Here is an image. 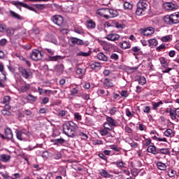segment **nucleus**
Here are the masks:
<instances>
[{
    "mask_svg": "<svg viewBox=\"0 0 179 179\" xmlns=\"http://www.w3.org/2000/svg\"><path fill=\"white\" fill-rule=\"evenodd\" d=\"M163 104V101H159V102H152V110H157L160 106Z\"/></svg>",
    "mask_w": 179,
    "mask_h": 179,
    "instance_id": "72a5a7b5",
    "label": "nucleus"
},
{
    "mask_svg": "<svg viewBox=\"0 0 179 179\" xmlns=\"http://www.w3.org/2000/svg\"><path fill=\"white\" fill-rule=\"evenodd\" d=\"M101 45L103 47V50H104L105 51H110V46L108 45V44L107 43V42L106 41H101Z\"/></svg>",
    "mask_w": 179,
    "mask_h": 179,
    "instance_id": "c9c22d12",
    "label": "nucleus"
},
{
    "mask_svg": "<svg viewBox=\"0 0 179 179\" xmlns=\"http://www.w3.org/2000/svg\"><path fill=\"white\" fill-rule=\"evenodd\" d=\"M157 153L161 155H169L170 153V150L169 148H161L157 150Z\"/></svg>",
    "mask_w": 179,
    "mask_h": 179,
    "instance_id": "c85d7f7f",
    "label": "nucleus"
},
{
    "mask_svg": "<svg viewBox=\"0 0 179 179\" xmlns=\"http://www.w3.org/2000/svg\"><path fill=\"white\" fill-rule=\"evenodd\" d=\"M148 31H150V34H153L155 33V28L153 27H147L143 29L144 33H148Z\"/></svg>",
    "mask_w": 179,
    "mask_h": 179,
    "instance_id": "a18cd8bd",
    "label": "nucleus"
},
{
    "mask_svg": "<svg viewBox=\"0 0 179 179\" xmlns=\"http://www.w3.org/2000/svg\"><path fill=\"white\" fill-rule=\"evenodd\" d=\"M52 22L57 26H62L64 24V17L61 15H54L51 17Z\"/></svg>",
    "mask_w": 179,
    "mask_h": 179,
    "instance_id": "0eeeda50",
    "label": "nucleus"
},
{
    "mask_svg": "<svg viewBox=\"0 0 179 179\" xmlns=\"http://www.w3.org/2000/svg\"><path fill=\"white\" fill-rule=\"evenodd\" d=\"M145 10H143L142 8H139L138 7L136 10V14L137 15V16H142V15H145Z\"/></svg>",
    "mask_w": 179,
    "mask_h": 179,
    "instance_id": "58836bf2",
    "label": "nucleus"
},
{
    "mask_svg": "<svg viewBox=\"0 0 179 179\" xmlns=\"http://www.w3.org/2000/svg\"><path fill=\"white\" fill-rule=\"evenodd\" d=\"M57 145H61L62 146L66 142L64 138H57Z\"/></svg>",
    "mask_w": 179,
    "mask_h": 179,
    "instance_id": "5fc2aeb1",
    "label": "nucleus"
},
{
    "mask_svg": "<svg viewBox=\"0 0 179 179\" xmlns=\"http://www.w3.org/2000/svg\"><path fill=\"white\" fill-rule=\"evenodd\" d=\"M123 6L124 9H132V5L129 2H124Z\"/></svg>",
    "mask_w": 179,
    "mask_h": 179,
    "instance_id": "13d9d810",
    "label": "nucleus"
},
{
    "mask_svg": "<svg viewBox=\"0 0 179 179\" xmlns=\"http://www.w3.org/2000/svg\"><path fill=\"white\" fill-rule=\"evenodd\" d=\"M102 83L106 89H110V87H114V83H113V80L110 78H105Z\"/></svg>",
    "mask_w": 179,
    "mask_h": 179,
    "instance_id": "9b49d317",
    "label": "nucleus"
},
{
    "mask_svg": "<svg viewBox=\"0 0 179 179\" xmlns=\"http://www.w3.org/2000/svg\"><path fill=\"white\" fill-rule=\"evenodd\" d=\"M104 142L101 140H94L92 141L93 145H103Z\"/></svg>",
    "mask_w": 179,
    "mask_h": 179,
    "instance_id": "bf43d9fd",
    "label": "nucleus"
},
{
    "mask_svg": "<svg viewBox=\"0 0 179 179\" xmlns=\"http://www.w3.org/2000/svg\"><path fill=\"white\" fill-rule=\"evenodd\" d=\"M119 45L122 48V50H128V48H131V43L127 41H124L122 43L120 42Z\"/></svg>",
    "mask_w": 179,
    "mask_h": 179,
    "instance_id": "6ab92c4d",
    "label": "nucleus"
},
{
    "mask_svg": "<svg viewBox=\"0 0 179 179\" xmlns=\"http://www.w3.org/2000/svg\"><path fill=\"white\" fill-rule=\"evenodd\" d=\"M108 19H113V17H117L118 16V11L108 8Z\"/></svg>",
    "mask_w": 179,
    "mask_h": 179,
    "instance_id": "4468645a",
    "label": "nucleus"
},
{
    "mask_svg": "<svg viewBox=\"0 0 179 179\" xmlns=\"http://www.w3.org/2000/svg\"><path fill=\"white\" fill-rule=\"evenodd\" d=\"M6 33H7V36H8V37H12V36H13V34H15V30L12 28H8L6 27Z\"/></svg>",
    "mask_w": 179,
    "mask_h": 179,
    "instance_id": "e433bc0d",
    "label": "nucleus"
},
{
    "mask_svg": "<svg viewBox=\"0 0 179 179\" xmlns=\"http://www.w3.org/2000/svg\"><path fill=\"white\" fill-rule=\"evenodd\" d=\"M120 96L122 97H128V96H129V94L128 93V91L123 90L120 92Z\"/></svg>",
    "mask_w": 179,
    "mask_h": 179,
    "instance_id": "680f3d73",
    "label": "nucleus"
},
{
    "mask_svg": "<svg viewBox=\"0 0 179 179\" xmlns=\"http://www.w3.org/2000/svg\"><path fill=\"white\" fill-rule=\"evenodd\" d=\"M16 136L19 141H23V134L21 131H17Z\"/></svg>",
    "mask_w": 179,
    "mask_h": 179,
    "instance_id": "8fccbe9b",
    "label": "nucleus"
},
{
    "mask_svg": "<svg viewBox=\"0 0 179 179\" xmlns=\"http://www.w3.org/2000/svg\"><path fill=\"white\" fill-rule=\"evenodd\" d=\"M78 136H80L81 139H83L84 141H86V139H87L89 138L87 134L84 132H79Z\"/></svg>",
    "mask_w": 179,
    "mask_h": 179,
    "instance_id": "c03bdc74",
    "label": "nucleus"
},
{
    "mask_svg": "<svg viewBox=\"0 0 179 179\" xmlns=\"http://www.w3.org/2000/svg\"><path fill=\"white\" fill-rule=\"evenodd\" d=\"M18 71L21 73L22 76L25 79H30L33 76V73L30 70H27L24 67H19Z\"/></svg>",
    "mask_w": 179,
    "mask_h": 179,
    "instance_id": "39448f33",
    "label": "nucleus"
},
{
    "mask_svg": "<svg viewBox=\"0 0 179 179\" xmlns=\"http://www.w3.org/2000/svg\"><path fill=\"white\" fill-rule=\"evenodd\" d=\"M148 43L150 44V47L153 48V47H156L157 45V40L156 38H152L148 40Z\"/></svg>",
    "mask_w": 179,
    "mask_h": 179,
    "instance_id": "2f4dec72",
    "label": "nucleus"
},
{
    "mask_svg": "<svg viewBox=\"0 0 179 179\" xmlns=\"http://www.w3.org/2000/svg\"><path fill=\"white\" fill-rule=\"evenodd\" d=\"M120 38L121 36L116 33L109 34L106 36V37H105V38H106V40H108V41H118Z\"/></svg>",
    "mask_w": 179,
    "mask_h": 179,
    "instance_id": "1a4fd4ad",
    "label": "nucleus"
},
{
    "mask_svg": "<svg viewBox=\"0 0 179 179\" xmlns=\"http://www.w3.org/2000/svg\"><path fill=\"white\" fill-rule=\"evenodd\" d=\"M10 101V96H6L3 99V101H1V104H9Z\"/></svg>",
    "mask_w": 179,
    "mask_h": 179,
    "instance_id": "a19ab883",
    "label": "nucleus"
},
{
    "mask_svg": "<svg viewBox=\"0 0 179 179\" xmlns=\"http://www.w3.org/2000/svg\"><path fill=\"white\" fill-rule=\"evenodd\" d=\"M73 115L75 121H77V122H79V121H82V116L80 115V113L76 112L73 113Z\"/></svg>",
    "mask_w": 179,
    "mask_h": 179,
    "instance_id": "f704fd0d",
    "label": "nucleus"
},
{
    "mask_svg": "<svg viewBox=\"0 0 179 179\" xmlns=\"http://www.w3.org/2000/svg\"><path fill=\"white\" fill-rule=\"evenodd\" d=\"M0 31L3 33V31H6V25L3 24H0Z\"/></svg>",
    "mask_w": 179,
    "mask_h": 179,
    "instance_id": "338daca9",
    "label": "nucleus"
},
{
    "mask_svg": "<svg viewBox=\"0 0 179 179\" xmlns=\"http://www.w3.org/2000/svg\"><path fill=\"white\" fill-rule=\"evenodd\" d=\"M99 174H100L101 177H103V178H110L111 177V174L103 169L99 170Z\"/></svg>",
    "mask_w": 179,
    "mask_h": 179,
    "instance_id": "2eb2a0df",
    "label": "nucleus"
},
{
    "mask_svg": "<svg viewBox=\"0 0 179 179\" xmlns=\"http://www.w3.org/2000/svg\"><path fill=\"white\" fill-rule=\"evenodd\" d=\"M79 93L78 88H73L70 91L71 96H76Z\"/></svg>",
    "mask_w": 179,
    "mask_h": 179,
    "instance_id": "de8ad7c7",
    "label": "nucleus"
},
{
    "mask_svg": "<svg viewBox=\"0 0 179 179\" xmlns=\"http://www.w3.org/2000/svg\"><path fill=\"white\" fill-rule=\"evenodd\" d=\"M10 14L11 17L14 19H17V20H23V17L20 16V15L15 13L13 10H10Z\"/></svg>",
    "mask_w": 179,
    "mask_h": 179,
    "instance_id": "4be33fe9",
    "label": "nucleus"
},
{
    "mask_svg": "<svg viewBox=\"0 0 179 179\" xmlns=\"http://www.w3.org/2000/svg\"><path fill=\"white\" fill-rule=\"evenodd\" d=\"M91 69H97V68H101V64L100 62H95L90 65Z\"/></svg>",
    "mask_w": 179,
    "mask_h": 179,
    "instance_id": "cd10ccee",
    "label": "nucleus"
},
{
    "mask_svg": "<svg viewBox=\"0 0 179 179\" xmlns=\"http://www.w3.org/2000/svg\"><path fill=\"white\" fill-rule=\"evenodd\" d=\"M118 113V108L113 107L109 110V114L110 115H115V113Z\"/></svg>",
    "mask_w": 179,
    "mask_h": 179,
    "instance_id": "ea45409f",
    "label": "nucleus"
},
{
    "mask_svg": "<svg viewBox=\"0 0 179 179\" xmlns=\"http://www.w3.org/2000/svg\"><path fill=\"white\" fill-rule=\"evenodd\" d=\"M103 129H101L99 130V133L101 136H106V135H108V131H113L112 127H108L106 125L103 124Z\"/></svg>",
    "mask_w": 179,
    "mask_h": 179,
    "instance_id": "ddd939ff",
    "label": "nucleus"
},
{
    "mask_svg": "<svg viewBox=\"0 0 179 179\" xmlns=\"http://www.w3.org/2000/svg\"><path fill=\"white\" fill-rule=\"evenodd\" d=\"M30 58L32 61H41L43 58V55L40 50L34 49L30 53Z\"/></svg>",
    "mask_w": 179,
    "mask_h": 179,
    "instance_id": "20e7f679",
    "label": "nucleus"
},
{
    "mask_svg": "<svg viewBox=\"0 0 179 179\" xmlns=\"http://www.w3.org/2000/svg\"><path fill=\"white\" fill-rule=\"evenodd\" d=\"M62 58L63 57L61 55L50 57V61H59V59H62Z\"/></svg>",
    "mask_w": 179,
    "mask_h": 179,
    "instance_id": "49530a36",
    "label": "nucleus"
},
{
    "mask_svg": "<svg viewBox=\"0 0 179 179\" xmlns=\"http://www.w3.org/2000/svg\"><path fill=\"white\" fill-rule=\"evenodd\" d=\"M137 8H138L139 9H143V10H146L148 8V3L143 1V0H140L137 3Z\"/></svg>",
    "mask_w": 179,
    "mask_h": 179,
    "instance_id": "dca6fc26",
    "label": "nucleus"
},
{
    "mask_svg": "<svg viewBox=\"0 0 179 179\" xmlns=\"http://www.w3.org/2000/svg\"><path fill=\"white\" fill-rule=\"evenodd\" d=\"M110 148L115 152H120L121 150V148L115 145H110Z\"/></svg>",
    "mask_w": 179,
    "mask_h": 179,
    "instance_id": "09e8293b",
    "label": "nucleus"
},
{
    "mask_svg": "<svg viewBox=\"0 0 179 179\" xmlns=\"http://www.w3.org/2000/svg\"><path fill=\"white\" fill-rule=\"evenodd\" d=\"M164 22L166 24H177L179 23V11L172 13L171 15H165Z\"/></svg>",
    "mask_w": 179,
    "mask_h": 179,
    "instance_id": "f03ea898",
    "label": "nucleus"
},
{
    "mask_svg": "<svg viewBox=\"0 0 179 179\" xmlns=\"http://www.w3.org/2000/svg\"><path fill=\"white\" fill-rule=\"evenodd\" d=\"M176 3L171 2H166L163 3V8L164 9H166V10H173V9H176Z\"/></svg>",
    "mask_w": 179,
    "mask_h": 179,
    "instance_id": "f8f14e48",
    "label": "nucleus"
},
{
    "mask_svg": "<svg viewBox=\"0 0 179 179\" xmlns=\"http://www.w3.org/2000/svg\"><path fill=\"white\" fill-rule=\"evenodd\" d=\"M131 51H132L133 52H135V54H138V52L141 51V48H139V46L133 47L131 49Z\"/></svg>",
    "mask_w": 179,
    "mask_h": 179,
    "instance_id": "864d4df0",
    "label": "nucleus"
},
{
    "mask_svg": "<svg viewBox=\"0 0 179 179\" xmlns=\"http://www.w3.org/2000/svg\"><path fill=\"white\" fill-rule=\"evenodd\" d=\"M20 131L22 132V135H26V136H30V131H29V130L23 129L20 130Z\"/></svg>",
    "mask_w": 179,
    "mask_h": 179,
    "instance_id": "052dcab7",
    "label": "nucleus"
},
{
    "mask_svg": "<svg viewBox=\"0 0 179 179\" xmlns=\"http://www.w3.org/2000/svg\"><path fill=\"white\" fill-rule=\"evenodd\" d=\"M162 41H163L164 43H167V41H170V40H171V37H170V36H163L161 38Z\"/></svg>",
    "mask_w": 179,
    "mask_h": 179,
    "instance_id": "4d7b16f0",
    "label": "nucleus"
},
{
    "mask_svg": "<svg viewBox=\"0 0 179 179\" xmlns=\"http://www.w3.org/2000/svg\"><path fill=\"white\" fill-rule=\"evenodd\" d=\"M90 54H91L90 50L86 52L80 51L76 54V55L77 57H90Z\"/></svg>",
    "mask_w": 179,
    "mask_h": 179,
    "instance_id": "7c9ffc66",
    "label": "nucleus"
},
{
    "mask_svg": "<svg viewBox=\"0 0 179 179\" xmlns=\"http://www.w3.org/2000/svg\"><path fill=\"white\" fill-rule=\"evenodd\" d=\"M97 58L99 61H103L104 62H107V61H108V57L103 52L98 53Z\"/></svg>",
    "mask_w": 179,
    "mask_h": 179,
    "instance_id": "aec40b11",
    "label": "nucleus"
},
{
    "mask_svg": "<svg viewBox=\"0 0 179 179\" xmlns=\"http://www.w3.org/2000/svg\"><path fill=\"white\" fill-rule=\"evenodd\" d=\"M16 57H17L18 58H20L21 59V61H23L24 62H25V64H27V66H29V68L31 66V63L30 62V61L26 59V58L20 56V55H15Z\"/></svg>",
    "mask_w": 179,
    "mask_h": 179,
    "instance_id": "bb28decb",
    "label": "nucleus"
},
{
    "mask_svg": "<svg viewBox=\"0 0 179 179\" xmlns=\"http://www.w3.org/2000/svg\"><path fill=\"white\" fill-rule=\"evenodd\" d=\"M80 97L83 99V100H90V94L87 93L83 92L80 94Z\"/></svg>",
    "mask_w": 179,
    "mask_h": 179,
    "instance_id": "79ce46f5",
    "label": "nucleus"
},
{
    "mask_svg": "<svg viewBox=\"0 0 179 179\" xmlns=\"http://www.w3.org/2000/svg\"><path fill=\"white\" fill-rule=\"evenodd\" d=\"M0 137L1 139H8V141H12L13 142V133L9 127H6L4 129V135L0 133Z\"/></svg>",
    "mask_w": 179,
    "mask_h": 179,
    "instance_id": "7ed1b4c3",
    "label": "nucleus"
},
{
    "mask_svg": "<svg viewBox=\"0 0 179 179\" xmlns=\"http://www.w3.org/2000/svg\"><path fill=\"white\" fill-rule=\"evenodd\" d=\"M1 113L3 114V115H10V111H9L6 109L2 110Z\"/></svg>",
    "mask_w": 179,
    "mask_h": 179,
    "instance_id": "774afa93",
    "label": "nucleus"
},
{
    "mask_svg": "<svg viewBox=\"0 0 179 179\" xmlns=\"http://www.w3.org/2000/svg\"><path fill=\"white\" fill-rule=\"evenodd\" d=\"M157 52H160V51H163V50H166V45L162 44L156 48Z\"/></svg>",
    "mask_w": 179,
    "mask_h": 179,
    "instance_id": "3c124183",
    "label": "nucleus"
},
{
    "mask_svg": "<svg viewBox=\"0 0 179 179\" xmlns=\"http://www.w3.org/2000/svg\"><path fill=\"white\" fill-rule=\"evenodd\" d=\"M164 134L168 138H172V136H174V134H173V130L171 129H167L164 131Z\"/></svg>",
    "mask_w": 179,
    "mask_h": 179,
    "instance_id": "c756f323",
    "label": "nucleus"
},
{
    "mask_svg": "<svg viewBox=\"0 0 179 179\" xmlns=\"http://www.w3.org/2000/svg\"><path fill=\"white\" fill-rule=\"evenodd\" d=\"M96 14L104 17V19H108V8H99L96 10Z\"/></svg>",
    "mask_w": 179,
    "mask_h": 179,
    "instance_id": "6e6552de",
    "label": "nucleus"
},
{
    "mask_svg": "<svg viewBox=\"0 0 179 179\" xmlns=\"http://www.w3.org/2000/svg\"><path fill=\"white\" fill-rule=\"evenodd\" d=\"M150 143H152V139L146 138L145 140L143 141V146H150Z\"/></svg>",
    "mask_w": 179,
    "mask_h": 179,
    "instance_id": "37998d69",
    "label": "nucleus"
},
{
    "mask_svg": "<svg viewBox=\"0 0 179 179\" xmlns=\"http://www.w3.org/2000/svg\"><path fill=\"white\" fill-rule=\"evenodd\" d=\"M87 27L90 29H96V22L93 20H88L87 21Z\"/></svg>",
    "mask_w": 179,
    "mask_h": 179,
    "instance_id": "412c9836",
    "label": "nucleus"
},
{
    "mask_svg": "<svg viewBox=\"0 0 179 179\" xmlns=\"http://www.w3.org/2000/svg\"><path fill=\"white\" fill-rule=\"evenodd\" d=\"M157 169H159V170H162V171H164V170H166V169H167V166L166 165V164H164L162 162H157Z\"/></svg>",
    "mask_w": 179,
    "mask_h": 179,
    "instance_id": "393cba45",
    "label": "nucleus"
},
{
    "mask_svg": "<svg viewBox=\"0 0 179 179\" xmlns=\"http://www.w3.org/2000/svg\"><path fill=\"white\" fill-rule=\"evenodd\" d=\"M71 41L72 44H77V45H83L85 44L83 40L78 38H71Z\"/></svg>",
    "mask_w": 179,
    "mask_h": 179,
    "instance_id": "a211bd4d",
    "label": "nucleus"
},
{
    "mask_svg": "<svg viewBox=\"0 0 179 179\" xmlns=\"http://www.w3.org/2000/svg\"><path fill=\"white\" fill-rule=\"evenodd\" d=\"M78 124L73 122H67L63 124V132L69 138H75L76 136V129Z\"/></svg>",
    "mask_w": 179,
    "mask_h": 179,
    "instance_id": "f257e3e1",
    "label": "nucleus"
},
{
    "mask_svg": "<svg viewBox=\"0 0 179 179\" xmlns=\"http://www.w3.org/2000/svg\"><path fill=\"white\" fill-rule=\"evenodd\" d=\"M103 125H108L109 128H113V127H117V124L115 123V120H113L111 117H106V122L103 124Z\"/></svg>",
    "mask_w": 179,
    "mask_h": 179,
    "instance_id": "9d476101",
    "label": "nucleus"
},
{
    "mask_svg": "<svg viewBox=\"0 0 179 179\" xmlns=\"http://www.w3.org/2000/svg\"><path fill=\"white\" fill-rule=\"evenodd\" d=\"M169 115L171 117V120H174L177 118V114L176 113V110H169Z\"/></svg>",
    "mask_w": 179,
    "mask_h": 179,
    "instance_id": "4c0bfd02",
    "label": "nucleus"
},
{
    "mask_svg": "<svg viewBox=\"0 0 179 179\" xmlns=\"http://www.w3.org/2000/svg\"><path fill=\"white\" fill-rule=\"evenodd\" d=\"M13 5L16 6L17 9H20V6H22V8H25L26 9H29V10H32L33 12L37 13L36 9H34V8H33L32 6H29V5L21 1H15L13 3Z\"/></svg>",
    "mask_w": 179,
    "mask_h": 179,
    "instance_id": "423d86ee",
    "label": "nucleus"
},
{
    "mask_svg": "<svg viewBox=\"0 0 179 179\" xmlns=\"http://www.w3.org/2000/svg\"><path fill=\"white\" fill-rule=\"evenodd\" d=\"M62 157V154H61L60 152H57L53 155V158L55 159V160H59V159H61Z\"/></svg>",
    "mask_w": 179,
    "mask_h": 179,
    "instance_id": "603ef678",
    "label": "nucleus"
},
{
    "mask_svg": "<svg viewBox=\"0 0 179 179\" xmlns=\"http://www.w3.org/2000/svg\"><path fill=\"white\" fill-rule=\"evenodd\" d=\"M35 6L40 10H43V9H45V6L44 4H36Z\"/></svg>",
    "mask_w": 179,
    "mask_h": 179,
    "instance_id": "e2e57ef3",
    "label": "nucleus"
},
{
    "mask_svg": "<svg viewBox=\"0 0 179 179\" xmlns=\"http://www.w3.org/2000/svg\"><path fill=\"white\" fill-rule=\"evenodd\" d=\"M10 160V155L6 154L0 155V162H3V163H8Z\"/></svg>",
    "mask_w": 179,
    "mask_h": 179,
    "instance_id": "f3484780",
    "label": "nucleus"
},
{
    "mask_svg": "<svg viewBox=\"0 0 179 179\" xmlns=\"http://www.w3.org/2000/svg\"><path fill=\"white\" fill-rule=\"evenodd\" d=\"M159 62L161 63L162 66H163V68H167V66H169V64L167 63L164 57H160Z\"/></svg>",
    "mask_w": 179,
    "mask_h": 179,
    "instance_id": "473e14b6",
    "label": "nucleus"
},
{
    "mask_svg": "<svg viewBox=\"0 0 179 179\" xmlns=\"http://www.w3.org/2000/svg\"><path fill=\"white\" fill-rule=\"evenodd\" d=\"M147 152L148 153H152V155H157V150L155 145H150L147 148Z\"/></svg>",
    "mask_w": 179,
    "mask_h": 179,
    "instance_id": "5701e85b",
    "label": "nucleus"
},
{
    "mask_svg": "<svg viewBox=\"0 0 179 179\" xmlns=\"http://www.w3.org/2000/svg\"><path fill=\"white\" fill-rule=\"evenodd\" d=\"M29 90H30V84H27L20 87V92H21V93H26V92H29Z\"/></svg>",
    "mask_w": 179,
    "mask_h": 179,
    "instance_id": "b1692460",
    "label": "nucleus"
},
{
    "mask_svg": "<svg viewBox=\"0 0 179 179\" xmlns=\"http://www.w3.org/2000/svg\"><path fill=\"white\" fill-rule=\"evenodd\" d=\"M75 33H77L78 34H82L83 33V29H82L81 27H76L74 29Z\"/></svg>",
    "mask_w": 179,
    "mask_h": 179,
    "instance_id": "0e129e2a",
    "label": "nucleus"
},
{
    "mask_svg": "<svg viewBox=\"0 0 179 179\" xmlns=\"http://www.w3.org/2000/svg\"><path fill=\"white\" fill-rule=\"evenodd\" d=\"M27 99L30 101H36L37 100V96H33L31 94H29L27 96Z\"/></svg>",
    "mask_w": 179,
    "mask_h": 179,
    "instance_id": "6e6d98bb",
    "label": "nucleus"
},
{
    "mask_svg": "<svg viewBox=\"0 0 179 179\" xmlns=\"http://www.w3.org/2000/svg\"><path fill=\"white\" fill-rule=\"evenodd\" d=\"M143 113H145V114H149L150 113V107L145 106L143 108Z\"/></svg>",
    "mask_w": 179,
    "mask_h": 179,
    "instance_id": "69168bd1",
    "label": "nucleus"
},
{
    "mask_svg": "<svg viewBox=\"0 0 179 179\" xmlns=\"http://www.w3.org/2000/svg\"><path fill=\"white\" fill-rule=\"evenodd\" d=\"M113 164H115L119 169H125V165L127 164H125V162H124L122 161H120V162H113Z\"/></svg>",
    "mask_w": 179,
    "mask_h": 179,
    "instance_id": "a878e982",
    "label": "nucleus"
}]
</instances>
